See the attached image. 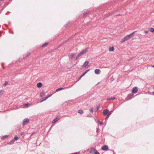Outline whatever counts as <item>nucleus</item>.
<instances>
[{
	"label": "nucleus",
	"mask_w": 154,
	"mask_h": 154,
	"mask_svg": "<svg viewBox=\"0 0 154 154\" xmlns=\"http://www.w3.org/2000/svg\"><path fill=\"white\" fill-rule=\"evenodd\" d=\"M29 122V120L28 119H24L23 122V125H24Z\"/></svg>",
	"instance_id": "obj_3"
},
{
	"label": "nucleus",
	"mask_w": 154,
	"mask_h": 154,
	"mask_svg": "<svg viewBox=\"0 0 154 154\" xmlns=\"http://www.w3.org/2000/svg\"><path fill=\"white\" fill-rule=\"evenodd\" d=\"M144 32L145 33H147L148 32L147 31H144Z\"/></svg>",
	"instance_id": "obj_38"
},
{
	"label": "nucleus",
	"mask_w": 154,
	"mask_h": 154,
	"mask_svg": "<svg viewBox=\"0 0 154 154\" xmlns=\"http://www.w3.org/2000/svg\"><path fill=\"white\" fill-rule=\"evenodd\" d=\"M75 53L71 54L69 56V58L71 59L75 55Z\"/></svg>",
	"instance_id": "obj_12"
},
{
	"label": "nucleus",
	"mask_w": 154,
	"mask_h": 154,
	"mask_svg": "<svg viewBox=\"0 0 154 154\" xmlns=\"http://www.w3.org/2000/svg\"><path fill=\"white\" fill-rule=\"evenodd\" d=\"M152 93H153V94H154V92H152Z\"/></svg>",
	"instance_id": "obj_42"
},
{
	"label": "nucleus",
	"mask_w": 154,
	"mask_h": 154,
	"mask_svg": "<svg viewBox=\"0 0 154 154\" xmlns=\"http://www.w3.org/2000/svg\"><path fill=\"white\" fill-rule=\"evenodd\" d=\"M18 139V137L17 136H15L14 137V138L12 140V141L10 142V144H13L15 140H17Z\"/></svg>",
	"instance_id": "obj_4"
},
{
	"label": "nucleus",
	"mask_w": 154,
	"mask_h": 154,
	"mask_svg": "<svg viewBox=\"0 0 154 154\" xmlns=\"http://www.w3.org/2000/svg\"><path fill=\"white\" fill-rule=\"evenodd\" d=\"M89 69H88V70H86V71H85V74H86V73H87V72L88 71H89Z\"/></svg>",
	"instance_id": "obj_37"
},
{
	"label": "nucleus",
	"mask_w": 154,
	"mask_h": 154,
	"mask_svg": "<svg viewBox=\"0 0 154 154\" xmlns=\"http://www.w3.org/2000/svg\"><path fill=\"white\" fill-rule=\"evenodd\" d=\"M94 154H100V153L97 151H96V152H94Z\"/></svg>",
	"instance_id": "obj_33"
},
{
	"label": "nucleus",
	"mask_w": 154,
	"mask_h": 154,
	"mask_svg": "<svg viewBox=\"0 0 154 154\" xmlns=\"http://www.w3.org/2000/svg\"><path fill=\"white\" fill-rule=\"evenodd\" d=\"M98 122L100 123V125H101V124H102V122H100V121H99V120L98 121Z\"/></svg>",
	"instance_id": "obj_35"
},
{
	"label": "nucleus",
	"mask_w": 154,
	"mask_h": 154,
	"mask_svg": "<svg viewBox=\"0 0 154 154\" xmlns=\"http://www.w3.org/2000/svg\"><path fill=\"white\" fill-rule=\"evenodd\" d=\"M94 72L96 74H99L100 72V70L99 69H96L94 71Z\"/></svg>",
	"instance_id": "obj_6"
},
{
	"label": "nucleus",
	"mask_w": 154,
	"mask_h": 154,
	"mask_svg": "<svg viewBox=\"0 0 154 154\" xmlns=\"http://www.w3.org/2000/svg\"><path fill=\"white\" fill-rule=\"evenodd\" d=\"M113 112V111H111L110 112H108V115H111V113Z\"/></svg>",
	"instance_id": "obj_26"
},
{
	"label": "nucleus",
	"mask_w": 154,
	"mask_h": 154,
	"mask_svg": "<svg viewBox=\"0 0 154 154\" xmlns=\"http://www.w3.org/2000/svg\"><path fill=\"white\" fill-rule=\"evenodd\" d=\"M70 88V87H68V88H67V87H65L64 88H58L56 90V92H57V91H60V90H63V89H66V88Z\"/></svg>",
	"instance_id": "obj_10"
},
{
	"label": "nucleus",
	"mask_w": 154,
	"mask_h": 154,
	"mask_svg": "<svg viewBox=\"0 0 154 154\" xmlns=\"http://www.w3.org/2000/svg\"><path fill=\"white\" fill-rule=\"evenodd\" d=\"M88 48H86L85 49L83 50L79 53L81 55H83L85 54L87 52H88Z\"/></svg>",
	"instance_id": "obj_2"
},
{
	"label": "nucleus",
	"mask_w": 154,
	"mask_h": 154,
	"mask_svg": "<svg viewBox=\"0 0 154 154\" xmlns=\"http://www.w3.org/2000/svg\"><path fill=\"white\" fill-rule=\"evenodd\" d=\"M97 150L95 148H93L91 149L90 150V153H94L96 151H97Z\"/></svg>",
	"instance_id": "obj_9"
},
{
	"label": "nucleus",
	"mask_w": 154,
	"mask_h": 154,
	"mask_svg": "<svg viewBox=\"0 0 154 154\" xmlns=\"http://www.w3.org/2000/svg\"><path fill=\"white\" fill-rule=\"evenodd\" d=\"M138 91L137 88L136 87H134L133 88L132 92L133 93H136Z\"/></svg>",
	"instance_id": "obj_5"
},
{
	"label": "nucleus",
	"mask_w": 154,
	"mask_h": 154,
	"mask_svg": "<svg viewBox=\"0 0 154 154\" xmlns=\"http://www.w3.org/2000/svg\"><path fill=\"white\" fill-rule=\"evenodd\" d=\"M78 112L79 113V114H82L83 113V111L82 110H79Z\"/></svg>",
	"instance_id": "obj_19"
},
{
	"label": "nucleus",
	"mask_w": 154,
	"mask_h": 154,
	"mask_svg": "<svg viewBox=\"0 0 154 154\" xmlns=\"http://www.w3.org/2000/svg\"><path fill=\"white\" fill-rule=\"evenodd\" d=\"M136 32H134L132 33L130 35H128L124 37L125 39L127 40L133 37V35Z\"/></svg>",
	"instance_id": "obj_1"
},
{
	"label": "nucleus",
	"mask_w": 154,
	"mask_h": 154,
	"mask_svg": "<svg viewBox=\"0 0 154 154\" xmlns=\"http://www.w3.org/2000/svg\"><path fill=\"white\" fill-rule=\"evenodd\" d=\"M99 108H100L99 106H97V108L96 109H95V111H96V112L99 109Z\"/></svg>",
	"instance_id": "obj_25"
},
{
	"label": "nucleus",
	"mask_w": 154,
	"mask_h": 154,
	"mask_svg": "<svg viewBox=\"0 0 154 154\" xmlns=\"http://www.w3.org/2000/svg\"><path fill=\"white\" fill-rule=\"evenodd\" d=\"M86 74L84 72V73H83L81 76V77H82L83 76H84V75H85V74Z\"/></svg>",
	"instance_id": "obj_34"
},
{
	"label": "nucleus",
	"mask_w": 154,
	"mask_h": 154,
	"mask_svg": "<svg viewBox=\"0 0 154 154\" xmlns=\"http://www.w3.org/2000/svg\"><path fill=\"white\" fill-rule=\"evenodd\" d=\"M24 134V133L23 132H22V133L21 134V135H23V134Z\"/></svg>",
	"instance_id": "obj_40"
},
{
	"label": "nucleus",
	"mask_w": 154,
	"mask_h": 154,
	"mask_svg": "<svg viewBox=\"0 0 154 154\" xmlns=\"http://www.w3.org/2000/svg\"><path fill=\"white\" fill-rule=\"evenodd\" d=\"M133 94H130L128 95L127 98H129V99H128V100L131 99L133 97Z\"/></svg>",
	"instance_id": "obj_11"
},
{
	"label": "nucleus",
	"mask_w": 154,
	"mask_h": 154,
	"mask_svg": "<svg viewBox=\"0 0 154 154\" xmlns=\"http://www.w3.org/2000/svg\"><path fill=\"white\" fill-rule=\"evenodd\" d=\"M152 67H154V65H152Z\"/></svg>",
	"instance_id": "obj_41"
},
{
	"label": "nucleus",
	"mask_w": 154,
	"mask_h": 154,
	"mask_svg": "<svg viewBox=\"0 0 154 154\" xmlns=\"http://www.w3.org/2000/svg\"><path fill=\"white\" fill-rule=\"evenodd\" d=\"M149 30L152 32H154V29L152 28H150L149 29Z\"/></svg>",
	"instance_id": "obj_18"
},
{
	"label": "nucleus",
	"mask_w": 154,
	"mask_h": 154,
	"mask_svg": "<svg viewBox=\"0 0 154 154\" xmlns=\"http://www.w3.org/2000/svg\"><path fill=\"white\" fill-rule=\"evenodd\" d=\"M29 105V104L28 103L25 104L24 105V106H27Z\"/></svg>",
	"instance_id": "obj_29"
},
{
	"label": "nucleus",
	"mask_w": 154,
	"mask_h": 154,
	"mask_svg": "<svg viewBox=\"0 0 154 154\" xmlns=\"http://www.w3.org/2000/svg\"><path fill=\"white\" fill-rule=\"evenodd\" d=\"M88 61H86L82 65L83 67H86L89 63Z\"/></svg>",
	"instance_id": "obj_13"
},
{
	"label": "nucleus",
	"mask_w": 154,
	"mask_h": 154,
	"mask_svg": "<svg viewBox=\"0 0 154 154\" xmlns=\"http://www.w3.org/2000/svg\"><path fill=\"white\" fill-rule=\"evenodd\" d=\"M109 110L108 109H105L103 110V115H106L108 114Z\"/></svg>",
	"instance_id": "obj_8"
},
{
	"label": "nucleus",
	"mask_w": 154,
	"mask_h": 154,
	"mask_svg": "<svg viewBox=\"0 0 154 154\" xmlns=\"http://www.w3.org/2000/svg\"><path fill=\"white\" fill-rule=\"evenodd\" d=\"M52 95V94H50L49 95L48 97H50Z\"/></svg>",
	"instance_id": "obj_39"
},
{
	"label": "nucleus",
	"mask_w": 154,
	"mask_h": 154,
	"mask_svg": "<svg viewBox=\"0 0 154 154\" xmlns=\"http://www.w3.org/2000/svg\"><path fill=\"white\" fill-rule=\"evenodd\" d=\"M49 97H45V99H44V100H42L41 101H40V102H42L43 101H44V100H46Z\"/></svg>",
	"instance_id": "obj_20"
},
{
	"label": "nucleus",
	"mask_w": 154,
	"mask_h": 154,
	"mask_svg": "<svg viewBox=\"0 0 154 154\" xmlns=\"http://www.w3.org/2000/svg\"><path fill=\"white\" fill-rule=\"evenodd\" d=\"M109 50L110 51H112L114 50V48L113 47H110L109 48Z\"/></svg>",
	"instance_id": "obj_17"
},
{
	"label": "nucleus",
	"mask_w": 154,
	"mask_h": 154,
	"mask_svg": "<svg viewBox=\"0 0 154 154\" xmlns=\"http://www.w3.org/2000/svg\"><path fill=\"white\" fill-rule=\"evenodd\" d=\"M8 83L7 82H5V83L3 84L4 86H5L8 84Z\"/></svg>",
	"instance_id": "obj_23"
},
{
	"label": "nucleus",
	"mask_w": 154,
	"mask_h": 154,
	"mask_svg": "<svg viewBox=\"0 0 154 154\" xmlns=\"http://www.w3.org/2000/svg\"><path fill=\"white\" fill-rule=\"evenodd\" d=\"M88 14V12H86V13H84L83 14V16L85 17V15Z\"/></svg>",
	"instance_id": "obj_31"
},
{
	"label": "nucleus",
	"mask_w": 154,
	"mask_h": 154,
	"mask_svg": "<svg viewBox=\"0 0 154 154\" xmlns=\"http://www.w3.org/2000/svg\"><path fill=\"white\" fill-rule=\"evenodd\" d=\"M9 23V24H10V22Z\"/></svg>",
	"instance_id": "obj_43"
},
{
	"label": "nucleus",
	"mask_w": 154,
	"mask_h": 154,
	"mask_svg": "<svg viewBox=\"0 0 154 154\" xmlns=\"http://www.w3.org/2000/svg\"><path fill=\"white\" fill-rule=\"evenodd\" d=\"M116 97H108L107 98V100H113L115 99Z\"/></svg>",
	"instance_id": "obj_14"
},
{
	"label": "nucleus",
	"mask_w": 154,
	"mask_h": 154,
	"mask_svg": "<svg viewBox=\"0 0 154 154\" xmlns=\"http://www.w3.org/2000/svg\"><path fill=\"white\" fill-rule=\"evenodd\" d=\"M59 119V118H58L57 117L56 119H54L52 121V123H54L57 121Z\"/></svg>",
	"instance_id": "obj_16"
},
{
	"label": "nucleus",
	"mask_w": 154,
	"mask_h": 154,
	"mask_svg": "<svg viewBox=\"0 0 154 154\" xmlns=\"http://www.w3.org/2000/svg\"><path fill=\"white\" fill-rule=\"evenodd\" d=\"M126 40L125 39V38L124 37L122 39V40H121V42H123Z\"/></svg>",
	"instance_id": "obj_21"
},
{
	"label": "nucleus",
	"mask_w": 154,
	"mask_h": 154,
	"mask_svg": "<svg viewBox=\"0 0 154 154\" xmlns=\"http://www.w3.org/2000/svg\"><path fill=\"white\" fill-rule=\"evenodd\" d=\"M42 85V83L41 82H39L37 84V87L39 88H41Z\"/></svg>",
	"instance_id": "obj_15"
},
{
	"label": "nucleus",
	"mask_w": 154,
	"mask_h": 154,
	"mask_svg": "<svg viewBox=\"0 0 154 154\" xmlns=\"http://www.w3.org/2000/svg\"><path fill=\"white\" fill-rule=\"evenodd\" d=\"M81 55L79 53L78 55L76 57V59H77L80 56H81Z\"/></svg>",
	"instance_id": "obj_24"
},
{
	"label": "nucleus",
	"mask_w": 154,
	"mask_h": 154,
	"mask_svg": "<svg viewBox=\"0 0 154 154\" xmlns=\"http://www.w3.org/2000/svg\"><path fill=\"white\" fill-rule=\"evenodd\" d=\"M8 137V135H5L3 137H2V139H4L5 138L7 137Z\"/></svg>",
	"instance_id": "obj_27"
},
{
	"label": "nucleus",
	"mask_w": 154,
	"mask_h": 154,
	"mask_svg": "<svg viewBox=\"0 0 154 154\" xmlns=\"http://www.w3.org/2000/svg\"><path fill=\"white\" fill-rule=\"evenodd\" d=\"M93 108H92L91 109H90V111L91 112H93Z\"/></svg>",
	"instance_id": "obj_36"
},
{
	"label": "nucleus",
	"mask_w": 154,
	"mask_h": 154,
	"mask_svg": "<svg viewBox=\"0 0 154 154\" xmlns=\"http://www.w3.org/2000/svg\"><path fill=\"white\" fill-rule=\"evenodd\" d=\"M82 77H81V76L76 81V82H77L78 81H79L80 80V79H81V78Z\"/></svg>",
	"instance_id": "obj_32"
},
{
	"label": "nucleus",
	"mask_w": 154,
	"mask_h": 154,
	"mask_svg": "<svg viewBox=\"0 0 154 154\" xmlns=\"http://www.w3.org/2000/svg\"><path fill=\"white\" fill-rule=\"evenodd\" d=\"M108 149V147L106 145H104L102 148V149L103 150H106Z\"/></svg>",
	"instance_id": "obj_7"
},
{
	"label": "nucleus",
	"mask_w": 154,
	"mask_h": 154,
	"mask_svg": "<svg viewBox=\"0 0 154 154\" xmlns=\"http://www.w3.org/2000/svg\"><path fill=\"white\" fill-rule=\"evenodd\" d=\"M30 54L31 53H28L27 55H26V56L25 57H28L29 56H30Z\"/></svg>",
	"instance_id": "obj_28"
},
{
	"label": "nucleus",
	"mask_w": 154,
	"mask_h": 154,
	"mask_svg": "<svg viewBox=\"0 0 154 154\" xmlns=\"http://www.w3.org/2000/svg\"><path fill=\"white\" fill-rule=\"evenodd\" d=\"M109 115H107L106 116V119H108L109 116Z\"/></svg>",
	"instance_id": "obj_30"
},
{
	"label": "nucleus",
	"mask_w": 154,
	"mask_h": 154,
	"mask_svg": "<svg viewBox=\"0 0 154 154\" xmlns=\"http://www.w3.org/2000/svg\"><path fill=\"white\" fill-rule=\"evenodd\" d=\"M48 45V43L47 42H45V43H44V44H43L42 45V46L43 47H45L46 46H47Z\"/></svg>",
	"instance_id": "obj_22"
}]
</instances>
